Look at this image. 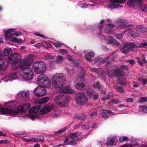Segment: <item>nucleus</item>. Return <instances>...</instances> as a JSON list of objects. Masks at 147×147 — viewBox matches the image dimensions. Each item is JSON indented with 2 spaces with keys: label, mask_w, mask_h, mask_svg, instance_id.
Here are the masks:
<instances>
[{
  "label": "nucleus",
  "mask_w": 147,
  "mask_h": 147,
  "mask_svg": "<svg viewBox=\"0 0 147 147\" xmlns=\"http://www.w3.org/2000/svg\"><path fill=\"white\" fill-rule=\"evenodd\" d=\"M142 2V0H129L127 4L130 7L133 8L135 5L140 6Z\"/></svg>",
  "instance_id": "12"
},
{
  "label": "nucleus",
  "mask_w": 147,
  "mask_h": 147,
  "mask_svg": "<svg viewBox=\"0 0 147 147\" xmlns=\"http://www.w3.org/2000/svg\"><path fill=\"white\" fill-rule=\"evenodd\" d=\"M34 76L33 71H31L29 73L21 76V77L25 80H30L32 79Z\"/></svg>",
  "instance_id": "20"
},
{
  "label": "nucleus",
  "mask_w": 147,
  "mask_h": 147,
  "mask_svg": "<svg viewBox=\"0 0 147 147\" xmlns=\"http://www.w3.org/2000/svg\"><path fill=\"white\" fill-rule=\"evenodd\" d=\"M81 69L82 72L80 73L79 75V78L81 79L82 82H84V77L86 73V71L84 68L83 67H81Z\"/></svg>",
  "instance_id": "25"
},
{
  "label": "nucleus",
  "mask_w": 147,
  "mask_h": 147,
  "mask_svg": "<svg viewBox=\"0 0 147 147\" xmlns=\"http://www.w3.org/2000/svg\"><path fill=\"white\" fill-rule=\"evenodd\" d=\"M59 92L61 93L70 94L73 93L74 91L69 86H66L59 89Z\"/></svg>",
  "instance_id": "13"
},
{
  "label": "nucleus",
  "mask_w": 147,
  "mask_h": 147,
  "mask_svg": "<svg viewBox=\"0 0 147 147\" xmlns=\"http://www.w3.org/2000/svg\"><path fill=\"white\" fill-rule=\"evenodd\" d=\"M67 129V127H65L61 130H58L57 131H55V134H61L63 132H64V131H65Z\"/></svg>",
  "instance_id": "46"
},
{
  "label": "nucleus",
  "mask_w": 147,
  "mask_h": 147,
  "mask_svg": "<svg viewBox=\"0 0 147 147\" xmlns=\"http://www.w3.org/2000/svg\"><path fill=\"white\" fill-rule=\"evenodd\" d=\"M119 22L122 24L119 25V27L121 28H125L130 27L132 26L131 24L126 25L125 23L127 22L125 20L121 19L119 20Z\"/></svg>",
  "instance_id": "21"
},
{
  "label": "nucleus",
  "mask_w": 147,
  "mask_h": 147,
  "mask_svg": "<svg viewBox=\"0 0 147 147\" xmlns=\"http://www.w3.org/2000/svg\"><path fill=\"white\" fill-rule=\"evenodd\" d=\"M63 59V57L61 56H58L56 59V62L57 63H61Z\"/></svg>",
  "instance_id": "39"
},
{
  "label": "nucleus",
  "mask_w": 147,
  "mask_h": 147,
  "mask_svg": "<svg viewBox=\"0 0 147 147\" xmlns=\"http://www.w3.org/2000/svg\"><path fill=\"white\" fill-rule=\"evenodd\" d=\"M138 81L142 82V85H145L147 84V80L146 79H144L139 77L138 78Z\"/></svg>",
  "instance_id": "36"
},
{
  "label": "nucleus",
  "mask_w": 147,
  "mask_h": 147,
  "mask_svg": "<svg viewBox=\"0 0 147 147\" xmlns=\"http://www.w3.org/2000/svg\"><path fill=\"white\" fill-rule=\"evenodd\" d=\"M110 55H108L103 60L101 61V62L102 63H103L107 62L108 60L110 58Z\"/></svg>",
  "instance_id": "57"
},
{
  "label": "nucleus",
  "mask_w": 147,
  "mask_h": 147,
  "mask_svg": "<svg viewBox=\"0 0 147 147\" xmlns=\"http://www.w3.org/2000/svg\"><path fill=\"white\" fill-rule=\"evenodd\" d=\"M115 88L120 93H122L124 91L123 88L121 86L116 85L115 86Z\"/></svg>",
  "instance_id": "38"
},
{
  "label": "nucleus",
  "mask_w": 147,
  "mask_h": 147,
  "mask_svg": "<svg viewBox=\"0 0 147 147\" xmlns=\"http://www.w3.org/2000/svg\"><path fill=\"white\" fill-rule=\"evenodd\" d=\"M142 2H143V1ZM142 4L140 6L135 5L134 7H135L136 6L140 7H142V10H143V11H145V12L147 11V5H143L142 6Z\"/></svg>",
  "instance_id": "42"
},
{
  "label": "nucleus",
  "mask_w": 147,
  "mask_h": 147,
  "mask_svg": "<svg viewBox=\"0 0 147 147\" xmlns=\"http://www.w3.org/2000/svg\"><path fill=\"white\" fill-rule=\"evenodd\" d=\"M86 86L85 84L83 83H78L75 85V87L78 90H82L83 89V88Z\"/></svg>",
  "instance_id": "28"
},
{
  "label": "nucleus",
  "mask_w": 147,
  "mask_h": 147,
  "mask_svg": "<svg viewBox=\"0 0 147 147\" xmlns=\"http://www.w3.org/2000/svg\"><path fill=\"white\" fill-rule=\"evenodd\" d=\"M128 63L132 65L134 64L135 63V62L133 60H129L127 61Z\"/></svg>",
  "instance_id": "63"
},
{
  "label": "nucleus",
  "mask_w": 147,
  "mask_h": 147,
  "mask_svg": "<svg viewBox=\"0 0 147 147\" xmlns=\"http://www.w3.org/2000/svg\"><path fill=\"white\" fill-rule=\"evenodd\" d=\"M147 101V97H141L140 100L139 102L142 103V102H146Z\"/></svg>",
  "instance_id": "51"
},
{
  "label": "nucleus",
  "mask_w": 147,
  "mask_h": 147,
  "mask_svg": "<svg viewBox=\"0 0 147 147\" xmlns=\"http://www.w3.org/2000/svg\"><path fill=\"white\" fill-rule=\"evenodd\" d=\"M2 52L0 50V71L5 70L7 67L6 63H5L2 59L3 58Z\"/></svg>",
  "instance_id": "16"
},
{
  "label": "nucleus",
  "mask_w": 147,
  "mask_h": 147,
  "mask_svg": "<svg viewBox=\"0 0 147 147\" xmlns=\"http://www.w3.org/2000/svg\"><path fill=\"white\" fill-rule=\"evenodd\" d=\"M67 72L68 75L69 76H71L72 75L74 72L71 69H67Z\"/></svg>",
  "instance_id": "60"
},
{
  "label": "nucleus",
  "mask_w": 147,
  "mask_h": 147,
  "mask_svg": "<svg viewBox=\"0 0 147 147\" xmlns=\"http://www.w3.org/2000/svg\"><path fill=\"white\" fill-rule=\"evenodd\" d=\"M82 132L81 131H76L73 133H70L69 136L74 141H78V137L81 135Z\"/></svg>",
  "instance_id": "14"
},
{
  "label": "nucleus",
  "mask_w": 147,
  "mask_h": 147,
  "mask_svg": "<svg viewBox=\"0 0 147 147\" xmlns=\"http://www.w3.org/2000/svg\"><path fill=\"white\" fill-rule=\"evenodd\" d=\"M54 101L57 105L64 107L67 105V98L63 95H60L55 96Z\"/></svg>",
  "instance_id": "4"
},
{
  "label": "nucleus",
  "mask_w": 147,
  "mask_h": 147,
  "mask_svg": "<svg viewBox=\"0 0 147 147\" xmlns=\"http://www.w3.org/2000/svg\"><path fill=\"white\" fill-rule=\"evenodd\" d=\"M39 137L40 138L39 139L37 138H31L30 139L25 138L24 139V141L26 142H37L39 140L41 141L42 142L44 141L45 138L43 136H40Z\"/></svg>",
  "instance_id": "18"
},
{
  "label": "nucleus",
  "mask_w": 147,
  "mask_h": 147,
  "mask_svg": "<svg viewBox=\"0 0 147 147\" xmlns=\"http://www.w3.org/2000/svg\"><path fill=\"white\" fill-rule=\"evenodd\" d=\"M17 76L16 74L15 73H13L9 75L7 78V81L11 80H13L16 78Z\"/></svg>",
  "instance_id": "31"
},
{
  "label": "nucleus",
  "mask_w": 147,
  "mask_h": 147,
  "mask_svg": "<svg viewBox=\"0 0 147 147\" xmlns=\"http://www.w3.org/2000/svg\"><path fill=\"white\" fill-rule=\"evenodd\" d=\"M128 140V138L126 136H123L119 138V141L120 142H122L126 141Z\"/></svg>",
  "instance_id": "43"
},
{
  "label": "nucleus",
  "mask_w": 147,
  "mask_h": 147,
  "mask_svg": "<svg viewBox=\"0 0 147 147\" xmlns=\"http://www.w3.org/2000/svg\"><path fill=\"white\" fill-rule=\"evenodd\" d=\"M46 64L43 61H39L34 62L33 64L32 68L38 74L44 73L46 70Z\"/></svg>",
  "instance_id": "2"
},
{
  "label": "nucleus",
  "mask_w": 147,
  "mask_h": 147,
  "mask_svg": "<svg viewBox=\"0 0 147 147\" xmlns=\"http://www.w3.org/2000/svg\"><path fill=\"white\" fill-rule=\"evenodd\" d=\"M22 106L23 108V109L25 111V112H26L27 110L29 109L30 107V104L29 103L23 104L22 105Z\"/></svg>",
  "instance_id": "35"
},
{
  "label": "nucleus",
  "mask_w": 147,
  "mask_h": 147,
  "mask_svg": "<svg viewBox=\"0 0 147 147\" xmlns=\"http://www.w3.org/2000/svg\"><path fill=\"white\" fill-rule=\"evenodd\" d=\"M22 69L20 72V75L21 76H24V75L28 74L31 71H33L32 70L28 67L27 66H24L22 67H20Z\"/></svg>",
  "instance_id": "17"
},
{
  "label": "nucleus",
  "mask_w": 147,
  "mask_h": 147,
  "mask_svg": "<svg viewBox=\"0 0 147 147\" xmlns=\"http://www.w3.org/2000/svg\"><path fill=\"white\" fill-rule=\"evenodd\" d=\"M139 47V48H147V42H144L141 43L140 44Z\"/></svg>",
  "instance_id": "48"
},
{
  "label": "nucleus",
  "mask_w": 147,
  "mask_h": 147,
  "mask_svg": "<svg viewBox=\"0 0 147 147\" xmlns=\"http://www.w3.org/2000/svg\"><path fill=\"white\" fill-rule=\"evenodd\" d=\"M135 46V42L126 43L124 45L123 47L120 49V50L123 53L126 54L130 51H133Z\"/></svg>",
  "instance_id": "7"
},
{
  "label": "nucleus",
  "mask_w": 147,
  "mask_h": 147,
  "mask_svg": "<svg viewBox=\"0 0 147 147\" xmlns=\"http://www.w3.org/2000/svg\"><path fill=\"white\" fill-rule=\"evenodd\" d=\"M29 94L27 92H22L21 96L22 99L24 100H28L29 99Z\"/></svg>",
  "instance_id": "27"
},
{
  "label": "nucleus",
  "mask_w": 147,
  "mask_h": 147,
  "mask_svg": "<svg viewBox=\"0 0 147 147\" xmlns=\"http://www.w3.org/2000/svg\"><path fill=\"white\" fill-rule=\"evenodd\" d=\"M41 107V106L40 105L35 106L32 107L31 109L29 110L28 111V112L31 114L36 113L40 109Z\"/></svg>",
  "instance_id": "22"
},
{
  "label": "nucleus",
  "mask_w": 147,
  "mask_h": 147,
  "mask_svg": "<svg viewBox=\"0 0 147 147\" xmlns=\"http://www.w3.org/2000/svg\"><path fill=\"white\" fill-rule=\"evenodd\" d=\"M125 76L119 77L118 79V84L122 86H123L125 85L126 84V82L125 79Z\"/></svg>",
  "instance_id": "24"
},
{
  "label": "nucleus",
  "mask_w": 147,
  "mask_h": 147,
  "mask_svg": "<svg viewBox=\"0 0 147 147\" xmlns=\"http://www.w3.org/2000/svg\"><path fill=\"white\" fill-rule=\"evenodd\" d=\"M54 109L53 106L47 105L42 108L39 111V114L41 115H44L52 111Z\"/></svg>",
  "instance_id": "11"
},
{
  "label": "nucleus",
  "mask_w": 147,
  "mask_h": 147,
  "mask_svg": "<svg viewBox=\"0 0 147 147\" xmlns=\"http://www.w3.org/2000/svg\"><path fill=\"white\" fill-rule=\"evenodd\" d=\"M66 81L65 75L63 74H55L52 79V85L55 88H60L62 87Z\"/></svg>",
  "instance_id": "1"
},
{
  "label": "nucleus",
  "mask_w": 147,
  "mask_h": 147,
  "mask_svg": "<svg viewBox=\"0 0 147 147\" xmlns=\"http://www.w3.org/2000/svg\"><path fill=\"white\" fill-rule=\"evenodd\" d=\"M115 138H110L108 140V142L106 143V144L107 146L110 145L112 146L115 141Z\"/></svg>",
  "instance_id": "32"
},
{
  "label": "nucleus",
  "mask_w": 147,
  "mask_h": 147,
  "mask_svg": "<svg viewBox=\"0 0 147 147\" xmlns=\"http://www.w3.org/2000/svg\"><path fill=\"white\" fill-rule=\"evenodd\" d=\"M129 32L130 35L132 37H135L138 36V34L136 32L132 31H129Z\"/></svg>",
  "instance_id": "40"
},
{
  "label": "nucleus",
  "mask_w": 147,
  "mask_h": 147,
  "mask_svg": "<svg viewBox=\"0 0 147 147\" xmlns=\"http://www.w3.org/2000/svg\"><path fill=\"white\" fill-rule=\"evenodd\" d=\"M81 127L84 130H88L90 127L89 125L85 124L82 125Z\"/></svg>",
  "instance_id": "52"
},
{
  "label": "nucleus",
  "mask_w": 147,
  "mask_h": 147,
  "mask_svg": "<svg viewBox=\"0 0 147 147\" xmlns=\"http://www.w3.org/2000/svg\"><path fill=\"white\" fill-rule=\"evenodd\" d=\"M12 52V49L10 48H8V49H5L4 50L3 52V54L6 56L9 55V53Z\"/></svg>",
  "instance_id": "33"
},
{
  "label": "nucleus",
  "mask_w": 147,
  "mask_h": 147,
  "mask_svg": "<svg viewBox=\"0 0 147 147\" xmlns=\"http://www.w3.org/2000/svg\"><path fill=\"white\" fill-rule=\"evenodd\" d=\"M40 85L36 88L34 91V94L37 97L42 96L45 95L47 93V90L45 86Z\"/></svg>",
  "instance_id": "8"
},
{
  "label": "nucleus",
  "mask_w": 147,
  "mask_h": 147,
  "mask_svg": "<svg viewBox=\"0 0 147 147\" xmlns=\"http://www.w3.org/2000/svg\"><path fill=\"white\" fill-rule=\"evenodd\" d=\"M101 86L99 84V82L98 81L96 84H94L93 87L95 88H100Z\"/></svg>",
  "instance_id": "47"
},
{
  "label": "nucleus",
  "mask_w": 147,
  "mask_h": 147,
  "mask_svg": "<svg viewBox=\"0 0 147 147\" xmlns=\"http://www.w3.org/2000/svg\"><path fill=\"white\" fill-rule=\"evenodd\" d=\"M37 82L40 85L43 86L45 87L48 88L51 85L50 81L47 76L45 74H42L38 76Z\"/></svg>",
  "instance_id": "3"
},
{
  "label": "nucleus",
  "mask_w": 147,
  "mask_h": 147,
  "mask_svg": "<svg viewBox=\"0 0 147 147\" xmlns=\"http://www.w3.org/2000/svg\"><path fill=\"white\" fill-rule=\"evenodd\" d=\"M54 56L50 55H47L45 57V60H48L50 59H54Z\"/></svg>",
  "instance_id": "45"
},
{
  "label": "nucleus",
  "mask_w": 147,
  "mask_h": 147,
  "mask_svg": "<svg viewBox=\"0 0 147 147\" xmlns=\"http://www.w3.org/2000/svg\"><path fill=\"white\" fill-rule=\"evenodd\" d=\"M125 0H110V1L113 3H124Z\"/></svg>",
  "instance_id": "41"
},
{
  "label": "nucleus",
  "mask_w": 147,
  "mask_h": 147,
  "mask_svg": "<svg viewBox=\"0 0 147 147\" xmlns=\"http://www.w3.org/2000/svg\"><path fill=\"white\" fill-rule=\"evenodd\" d=\"M10 40L13 42H22V40L20 38L18 39L17 38L14 37H11L10 38Z\"/></svg>",
  "instance_id": "34"
},
{
  "label": "nucleus",
  "mask_w": 147,
  "mask_h": 147,
  "mask_svg": "<svg viewBox=\"0 0 147 147\" xmlns=\"http://www.w3.org/2000/svg\"><path fill=\"white\" fill-rule=\"evenodd\" d=\"M33 61V59L31 57H28L20 63V67H22L24 66H28L30 65L32 63Z\"/></svg>",
  "instance_id": "10"
},
{
  "label": "nucleus",
  "mask_w": 147,
  "mask_h": 147,
  "mask_svg": "<svg viewBox=\"0 0 147 147\" xmlns=\"http://www.w3.org/2000/svg\"><path fill=\"white\" fill-rule=\"evenodd\" d=\"M133 87H137L139 86V84L135 82H133Z\"/></svg>",
  "instance_id": "64"
},
{
  "label": "nucleus",
  "mask_w": 147,
  "mask_h": 147,
  "mask_svg": "<svg viewBox=\"0 0 147 147\" xmlns=\"http://www.w3.org/2000/svg\"><path fill=\"white\" fill-rule=\"evenodd\" d=\"M113 71L115 75L119 77H123L124 76V71L123 70L121 69L119 67L113 70Z\"/></svg>",
  "instance_id": "15"
},
{
  "label": "nucleus",
  "mask_w": 147,
  "mask_h": 147,
  "mask_svg": "<svg viewBox=\"0 0 147 147\" xmlns=\"http://www.w3.org/2000/svg\"><path fill=\"white\" fill-rule=\"evenodd\" d=\"M85 57L86 59L88 61L91 62L92 60V59L90 57V56H89L88 55L86 54L85 55Z\"/></svg>",
  "instance_id": "58"
},
{
  "label": "nucleus",
  "mask_w": 147,
  "mask_h": 147,
  "mask_svg": "<svg viewBox=\"0 0 147 147\" xmlns=\"http://www.w3.org/2000/svg\"><path fill=\"white\" fill-rule=\"evenodd\" d=\"M115 36L118 39H121L123 37V33L121 34H116Z\"/></svg>",
  "instance_id": "53"
},
{
  "label": "nucleus",
  "mask_w": 147,
  "mask_h": 147,
  "mask_svg": "<svg viewBox=\"0 0 147 147\" xmlns=\"http://www.w3.org/2000/svg\"><path fill=\"white\" fill-rule=\"evenodd\" d=\"M108 39L109 41V43L110 44L113 43L114 41V40H113V38L111 36H109Z\"/></svg>",
  "instance_id": "62"
},
{
  "label": "nucleus",
  "mask_w": 147,
  "mask_h": 147,
  "mask_svg": "<svg viewBox=\"0 0 147 147\" xmlns=\"http://www.w3.org/2000/svg\"><path fill=\"white\" fill-rule=\"evenodd\" d=\"M28 117L32 120H34L35 119L38 118V116L37 115L32 114H31L28 115Z\"/></svg>",
  "instance_id": "44"
},
{
  "label": "nucleus",
  "mask_w": 147,
  "mask_h": 147,
  "mask_svg": "<svg viewBox=\"0 0 147 147\" xmlns=\"http://www.w3.org/2000/svg\"><path fill=\"white\" fill-rule=\"evenodd\" d=\"M86 115L84 114H80L74 116V118L77 119L84 120L85 119Z\"/></svg>",
  "instance_id": "29"
},
{
  "label": "nucleus",
  "mask_w": 147,
  "mask_h": 147,
  "mask_svg": "<svg viewBox=\"0 0 147 147\" xmlns=\"http://www.w3.org/2000/svg\"><path fill=\"white\" fill-rule=\"evenodd\" d=\"M120 101L118 98H115L111 100V102H113L115 104H117L119 103Z\"/></svg>",
  "instance_id": "49"
},
{
  "label": "nucleus",
  "mask_w": 147,
  "mask_h": 147,
  "mask_svg": "<svg viewBox=\"0 0 147 147\" xmlns=\"http://www.w3.org/2000/svg\"><path fill=\"white\" fill-rule=\"evenodd\" d=\"M136 58L137 60L138 63L140 66H143V64L147 63V61L144 57L143 58V59L142 60V61H140V58L138 57H136Z\"/></svg>",
  "instance_id": "26"
},
{
  "label": "nucleus",
  "mask_w": 147,
  "mask_h": 147,
  "mask_svg": "<svg viewBox=\"0 0 147 147\" xmlns=\"http://www.w3.org/2000/svg\"><path fill=\"white\" fill-rule=\"evenodd\" d=\"M5 110H6L5 111V114H9L11 116L18 115L21 113L25 112L22 105L18 107L16 109L13 108L5 107Z\"/></svg>",
  "instance_id": "5"
},
{
  "label": "nucleus",
  "mask_w": 147,
  "mask_h": 147,
  "mask_svg": "<svg viewBox=\"0 0 147 147\" xmlns=\"http://www.w3.org/2000/svg\"><path fill=\"white\" fill-rule=\"evenodd\" d=\"M120 69H123L126 70H127L129 69L128 67L125 65H122L120 66Z\"/></svg>",
  "instance_id": "56"
},
{
  "label": "nucleus",
  "mask_w": 147,
  "mask_h": 147,
  "mask_svg": "<svg viewBox=\"0 0 147 147\" xmlns=\"http://www.w3.org/2000/svg\"><path fill=\"white\" fill-rule=\"evenodd\" d=\"M76 99L77 103L80 105H84L88 100L86 95L82 93H78L76 95Z\"/></svg>",
  "instance_id": "9"
},
{
  "label": "nucleus",
  "mask_w": 147,
  "mask_h": 147,
  "mask_svg": "<svg viewBox=\"0 0 147 147\" xmlns=\"http://www.w3.org/2000/svg\"><path fill=\"white\" fill-rule=\"evenodd\" d=\"M12 36V34L9 32H6L5 34V37L7 38H9Z\"/></svg>",
  "instance_id": "50"
},
{
  "label": "nucleus",
  "mask_w": 147,
  "mask_h": 147,
  "mask_svg": "<svg viewBox=\"0 0 147 147\" xmlns=\"http://www.w3.org/2000/svg\"><path fill=\"white\" fill-rule=\"evenodd\" d=\"M54 45L56 47L58 48L61 47L62 45V44L61 43H55Z\"/></svg>",
  "instance_id": "59"
},
{
  "label": "nucleus",
  "mask_w": 147,
  "mask_h": 147,
  "mask_svg": "<svg viewBox=\"0 0 147 147\" xmlns=\"http://www.w3.org/2000/svg\"><path fill=\"white\" fill-rule=\"evenodd\" d=\"M50 99L48 97H45L42 98L38 101L37 103L39 104L47 103Z\"/></svg>",
  "instance_id": "23"
},
{
  "label": "nucleus",
  "mask_w": 147,
  "mask_h": 147,
  "mask_svg": "<svg viewBox=\"0 0 147 147\" xmlns=\"http://www.w3.org/2000/svg\"><path fill=\"white\" fill-rule=\"evenodd\" d=\"M102 117L105 119H107L109 118L108 115H113V113L110 110L103 109L101 112Z\"/></svg>",
  "instance_id": "19"
},
{
  "label": "nucleus",
  "mask_w": 147,
  "mask_h": 147,
  "mask_svg": "<svg viewBox=\"0 0 147 147\" xmlns=\"http://www.w3.org/2000/svg\"><path fill=\"white\" fill-rule=\"evenodd\" d=\"M88 55L90 57H94L95 56V54L94 52L90 51L88 53Z\"/></svg>",
  "instance_id": "61"
},
{
  "label": "nucleus",
  "mask_w": 147,
  "mask_h": 147,
  "mask_svg": "<svg viewBox=\"0 0 147 147\" xmlns=\"http://www.w3.org/2000/svg\"><path fill=\"white\" fill-rule=\"evenodd\" d=\"M139 111L141 112H147V104L144 105L140 106H139Z\"/></svg>",
  "instance_id": "30"
},
{
  "label": "nucleus",
  "mask_w": 147,
  "mask_h": 147,
  "mask_svg": "<svg viewBox=\"0 0 147 147\" xmlns=\"http://www.w3.org/2000/svg\"><path fill=\"white\" fill-rule=\"evenodd\" d=\"M97 113L96 111L93 112L90 116V119H92V118H93L97 115Z\"/></svg>",
  "instance_id": "54"
},
{
  "label": "nucleus",
  "mask_w": 147,
  "mask_h": 147,
  "mask_svg": "<svg viewBox=\"0 0 147 147\" xmlns=\"http://www.w3.org/2000/svg\"><path fill=\"white\" fill-rule=\"evenodd\" d=\"M86 93L87 94L91 97L94 93V91L91 89H88L86 91Z\"/></svg>",
  "instance_id": "37"
},
{
  "label": "nucleus",
  "mask_w": 147,
  "mask_h": 147,
  "mask_svg": "<svg viewBox=\"0 0 147 147\" xmlns=\"http://www.w3.org/2000/svg\"><path fill=\"white\" fill-rule=\"evenodd\" d=\"M5 107H0V112H1L3 114H5Z\"/></svg>",
  "instance_id": "55"
},
{
  "label": "nucleus",
  "mask_w": 147,
  "mask_h": 147,
  "mask_svg": "<svg viewBox=\"0 0 147 147\" xmlns=\"http://www.w3.org/2000/svg\"><path fill=\"white\" fill-rule=\"evenodd\" d=\"M21 60V55L20 53H18L11 54L7 59L8 62L12 65L19 63Z\"/></svg>",
  "instance_id": "6"
}]
</instances>
